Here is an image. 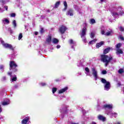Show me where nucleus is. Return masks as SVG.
Segmentation results:
<instances>
[{
  "mask_svg": "<svg viewBox=\"0 0 124 124\" xmlns=\"http://www.w3.org/2000/svg\"><path fill=\"white\" fill-rule=\"evenodd\" d=\"M111 13L114 18H117V17H119V16L124 15V11L123 10V8H122V7L118 6L113 8L111 11Z\"/></svg>",
  "mask_w": 124,
  "mask_h": 124,
  "instance_id": "1",
  "label": "nucleus"
},
{
  "mask_svg": "<svg viewBox=\"0 0 124 124\" xmlns=\"http://www.w3.org/2000/svg\"><path fill=\"white\" fill-rule=\"evenodd\" d=\"M113 60V57L111 56H108V55H102L101 56V61L103 62H105V66H107L111 61Z\"/></svg>",
  "mask_w": 124,
  "mask_h": 124,
  "instance_id": "2",
  "label": "nucleus"
},
{
  "mask_svg": "<svg viewBox=\"0 0 124 124\" xmlns=\"http://www.w3.org/2000/svg\"><path fill=\"white\" fill-rule=\"evenodd\" d=\"M0 44H1L4 48L6 49H10V50H13V46L11 44L4 43L3 40L1 38H0Z\"/></svg>",
  "mask_w": 124,
  "mask_h": 124,
  "instance_id": "3",
  "label": "nucleus"
},
{
  "mask_svg": "<svg viewBox=\"0 0 124 124\" xmlns=\"http://www.w3.org/2000/svg\"><path fill=\"white\" fill-rule=\"evenodd\" d=\"M101 82L103 84H105L104 85V90L105 91H108L111 88V85L109 81H107L106 79L104 78L101 79Z\"/></svg>",
  "mask_w": 124,
  "mask_h": 124,
  "instance_id": "4",
  "label": "nucleus"
},
{
  "mask_svg": "<svg viewBox=\"0 0 124 124\" xmlns=\"http://www.w3.org/2000/svg\"><path fill=\"white\" fill-rule=\"evenodd\" d=\"M101 34L103 35L105 34V35H107V36H109V35H113V34L114 32H113V31L110 30L106 33H105V28L104 26H101Z\"/></svg>",
  "mask_w": 124,
  "mask_h": 124,
  "instance_id": "5",
  "label": "nucleus"
},
{
  "mask_svg": "<svg viewBox=\"0 0 124 124\" xmlns=\"http://www.w3.org/2000/svg\"><path fill=\"white\" fill-rule=\"evenodd\" d=\"M91 70L92 72V74L94 78V80H97L98 78V72L97 70L94 67L91 68Z\"/></svg>",
  "mask_w": 124,
  "mask_h": 124,
  "instance_id": "6",
  "label": "nucleus"
},
{
  "mask_svg": "<svg viewBox=\"0 0 124 124\" xmlns=\"http://www.w3.org/2000/svg\"><path fill=\"white\" fill-rule=\"evenodd\" d=\"M17 65L14 61H11L10 62V70L15 69L17 67Z\"/></svg>",
  "mask_w": 124,
  "mask_h": 124,
  "instance_id": "7",
  "label": "nucleus"
},
{
  "mask_svg": "<svg viewBox=\"0 0 124 124\" xmlns=\"http://www.w3.org/2000/svg\"><path fill=\"white\" fill-rule=\"evenodd\" d=\"M67 107L66 106H63L60 108V112L62 114H67Z\"/></svg>",
  "mask_w": 124,
  "mask_h": 124,
  "instance_id": "8",
  "label": "nucleus"
},
{
  "mask_svg": "<svg viewBox=\"0 0 124 124\" xmlns=\"http://www.w3.org/2000/svg\"><path fill=\"white\" fill-rule=\"evenodd\" d=\"M69 43L71 46L72 49L75 50V46H76V42L73 41V40L71 39L69 41Z\"/></svg>",
  "mask_w": 124,
  "mask_h": 124,
  "instance_id": "9",
  "label": "nucleus"
},
{
  "mask_svg": "<svg viewBox=\"0 0 124 124\" xmlns=\"http://www.w3.org/2000/svg\"><path fill=\"white\" fill-rule=\"evenodd\" d=\"M67 30V28H66L65 26L62 25L61 27L59 28V31L62 34H63L64 32H65V31Z\"/></svg>",
  "mask_w": 124,
  "mask_h": 124,
  "instance_id": "10",
  "label": "nucleus"
},
{
  "mask_svg": "<svg viewBox=\"0 0 124 124\" xmlns=\"http://www.w3.org/2000/svg\"><path fill=\"white\" fill-rule=\"evenodd\" d=\"M86 31H87V28L86 27H84L82 29L81 32H80V35L81 38L86 36Z\"/></svg>",
  "mask_w": 124,
  "mask_h": 124,
  "instance_id": "11",
  "label": "nucleus"
},
{
  "mask_svg": "<svg viewBox=\"0 0 124 124\" xmlns=\"http://www.w3.org/2000/svg\"><path fill=\"white\" fill-rule=\"evenodd\" d=\"M10 104V100L9 99H5L3 102H2V105L5 106Z\"/></svg>",
  "mask_w": 124,
  "mask_h": 124,
  "instance_id": "12",
  "label": "nucleus"
},
{
  "mask_svg": "<svg viewBox=\"0 0 124 124\" xmlns=\"http://www.w3.org/2000/svg\"><path fill=\"white\" fill-rule=\"evenodd\" d=\"M104 108L105 109H112L113 108V105L112 104H105V105L103 106Z\"/></svg>",
  "mask_w": 124,
  "mask_h": 124,
  "instance_id": "13",
  "label": "nucleus"
},
{
  "mask_svg": "<svg viewBox=\"0 0 124 124\" xmlns=\"http://www.w3.org/2000/svg\"><path fill=\"white\" fill-rule=\"evenodd\" d=\"M106 113L107 115H109V116H113V117H115V118H116V116H117V115H118V114H117L116 113L112 112V111H107Z\"/></svg>",
  "mask_w": 124,
  "mask_h": 124,
  "instance_id": "14",
  "label": "nucleus"
},
{
  "mask_svg": "<svg viewBox=\"0 0 124 124\" xmlns=\"http://www.w3.org/2000/svg\"><path fill=\"white\" fill-rule=\"evenodd\" d=\"M68 90V88L67 87H65L63 89H61L59 91L58 93H65L66 91H67Z\"/></svg>",
  "mask_w": 124,
  "mask_h": 124,
  "instance_id": "15",
  "label": "nucleus"
},
{
  "mask_svg": "<svg viewBox=\"0 0 124 124\" xmlns=\"http://www.w3.org/2000/svg\"><path fill=\"white\" fill-rule=\"evenodd\" d=\"M98 120H100V121H102V122H105V121H106V118L104 117L101 115H99L98 116Z\"/></svg>",
  "mask_w": 124,
  "mask_h": 124,
  "instance_id": "16",
  "label": "nucleus"
},
{
  "mask_svg": "<svg viewBox=\"0 0 124 124\" xmlns=\"http://www.w3.org/2000/svg\"><path fill=\"white\" fill-rule=\"evenodd\" d=\"M66 15H67V16H73V10L69 9L67 12Z\"/></svg>",
  "mask_w": 124,
  "mask_h": 124,
  "instance_id": "17",
  "label": "nucleus"
},
{
  "mask_svg": "<svg viewBox=\"0 0 124 124\" xmlns=\"http://www.w3.org/2000/svg\"><path fill=\"white\" fill-rule=\"evenodd\" d=\"M85 74H86L87 76H92L91 74H90V69L88 67H86L85 68Z\"/></svg>",
  "mask_w": 124,
  "mask_h": 124,
  "instance_id": "18",
  "label": "nucleus"
},
{
  "mask_svg": "<svg viewBox=\"0 0 124 124\" xmlns=\"http://www.w3.org/2000/svg\"><path fill=\"white\" fill-rule=\"evenodd\" d=\"M124 52L121 48L116 49V54L117 55H120V54H123Z\"/></svg>",
  "mask_w": 124,
  "mask_h": 124,
  "instance_id": "19",
  "label": "nucleus"
},
{
  "mask_svg": "<svg viewBox=\"0 0 124 124\" xmlns=\"http://www.w3.org/2000/svg\"><path fill=\"white\" fill-rule=\"evenodd\" d=\"M103 44H104V42L103 41L100 42V43L96 44V48H98L99 47H101Z\"/></svg>",
  "mask_w": 124,
  "mask_h": 124,
  "instance_id": "20",
  "label": "nucleus"
},
{
  "mask_svg": "<svg viewBox=\"0 0 124 124\" xmlns=\"http://www.w3.org/2000/svg\"><path fill=\"white\" fill-rule=\"evenodd\" d=\"M46 41L47 42V44H50L52 41V37L51 36H48V37L46 39Z\"/></svg>",
  "mask_w": 124,
  "mask_h": 124,
  "instance_id": "21",
  "label": "nucleus"
},
{
  "mask_svg": "<svg viewBox=\"0 0 124 124\" xmlns=\"http://www.w3.org/2000/svg\"><path fill=\"white\" fill-rule=\"evenodd\" d=\"M2 22L4 25H5V24H9V20L6 18H3L2 20Z\"/></svg>",
  "mask_w": 124,
  "mask_h": 124,
  "instance_id": "22",
  "label": "nucleus"
},
{
  "mask_svg": "<svg viewBox=\"0 0 124 124\" xmlns=\"http://www.w3.org/2000/svg\"><path fill=\"white\" fill-rule=\"evenodd\" d=\"M52 43L53 44H58L59 43V40L57 38L52 39Z\"/></svg>",
  "mask_w": 124,
  "mask_h": 124,
  "instance_id": "23",
  "label": "nucleus"
},
{
  "mask_svg": "<svg viewBox=\"0 0 124 124\" xmlns=\"http://www.w3.org/2000/svg\"><path fill=\"white\" fill-rule=\"evenodd\" d=\"M63 5L64 8L63 10V11H65V10L67 9V3L66 2V1H63Z\"/></svg>",
  "mask_w": 124,
  "mask_h": 124,
  "instance_id": "24",
  "label": "nucleus"
},
{
  "mask_svg": "<svg viewBox=\"0 0 124 124\" xmlns=\"http://www.w3.org/2000/svg\"><path fill=\"white\" fill-rule=\"evenodd\" d=\"M74 9H75V10H77L78 12H79V11H80V8H79V7H78V6L77 5H74Z\"/></svg>",
  "mask_w": 124,
  "mask_h": 124,
  "instance_id": "25",
  "label": "nucleus"
},
{
  "mask_svg": "<svg viewBox=\"0 0 124 124\" xmlns=\"http://www.w3.org/2000/svg\"><path fill=\"white\" fill-rule=\"evenodd\" d=\"M110 51V47H108L104 50V54H107Z\"/></svg>",
  "mask_w": 124,
  "mask_h": 124,
  "instance_id": "26",
  "label": "nucleus"
},
{
  "mask_svg": "<svg viewBox=\"0 0 124 124\" xmlns=\"http://www.w3.org/2000/svg\"><path fill=\"white\" fill-rule=\"evenodd\" d=\"M122 47V44L119 43L116 45V49H120Z\"/></svg>",
  "mask_w": 124,
  "mask_h": 124,
  "instance_id": "27",
  "label": "nucleus"
},
{
  "mask_svg": "<svg viewBox=\"0 0 124 124\" xmlns=\"http://www.w3.org/2000/svg\"><path fill=\"white\" fill-rule=\"evenodd\" d=\"M12 24L14 28H16V27H17V23H16V20H13Z\"/></svg>",
  "mask_w": 124,
  "mask_h": 124,
  "instance_id": "28",
  "label": "nucleus"
},
{
  "mask_svg": "<svg viewBox=\"0 0 124 124\" xmlns=\"http://www.w3.org/2000/svg\"><path fill=\"white\" fill-rule=\"evenodd\" d=\"M90 24H91V25H93V24H95V20L93 19H91L90 20Z\"/></svg>",
  "mask_w": 124,
  "mask_h": 124,
  "instance_id": "29",
  "label": "nucleus"
},
{
  "mask_svg": "<svg viewBox=\"0 0 124 124\" xmlns=\"http://www.w3.org/2000/svg\"><path fill=\"white\" fill-rule=\"evenodd\" d=\"M17 80V77L15 76L14 77H12V82H15V81Z\"/></svg>",
  "mask_w": 124,
  "mask_h": 124,
  "instance_id": "30",
  "label": "nucleus"
},
{
  "mask_svg": "<svg viewBox=\"0 0 124 124\" xmlns=\"http://www.w3.org/2000/svg\"><path fill=\"white\" fill-rule=\"evenodd\" d=\"M60 1L57 2L55 3L54 8H58V7H59V5H60Z\"/></svg>",
  "mask_w": 124,
  "mask_h": 124,
  "instance_id": "31",
  "label": "nucleus"
},
{
  "mask_svg": "<svg viewBox=\"0 0 124 124\" xmlns=\"http://www.w3.org/2000/svg\"><path fill=\"white\" fill-rule=\"evenodd\" d=\"M96 41V39H94V40L89 42V44H94V43H95Z\"/></svg>",
  "mask_w": 124,
  "mask_h": 124,
  "instance_id": "32",
  "label": "nucleus"
},
{
  "mask_svg": "<svg viewBox=\"0 0 124 124\" xmlns=\"http://www.w3.org/2000/svg\"><path fill=\"white\" fill-rule=\"evenodd\" d=\"M94 35H95L94 32H92L91 33V35H90V37L91 38H94Z\"/></svg>",
  "mask_w": 124,
  "mask_h": 124,
  "instance_id": "33",
  "label": "nucleus"
},
{
  "mask_svg": "<svg viewBox=\"0 0 124 124\" xmlns=\"http://www.w3.org/2000/svg\"><path fill=\"white\" fill-rule=\"evenodd\" d=\"M23 37V34H22V33H20L18 35V40H21Z\"/></svg>",
  "mask_w": 124,
  "mask_h": 124,
  "instance_id": "34",
  "label": "nucleus"
},
{
  "mask_svg": "<svg viewBox=\"0 0 124 124\" xmlns=\"http://www.w3.org/2000/svg\"><path fill=\"white\" fill-rule=\"evenodd\" d=\"M3 69H4V65H0V70H1L3 72Z\"/></svg>",
  "mask_w": 124,
  "mask_h": 124,
  "instance_id": "35",
  "label": "nucleus"
},
{
  "mask_svg": "<svg viewBox=\"0 0 124 124\" xmlns=\"http://www.w3.org/2000/svg\"><path fill=\"white\" fill-rule=\"evenodd\" d=\"M0 2H1L2 4H5V3L7 2V1L5 0H0Z\"/></svg>",
  "mask_w": 124,
  "mask_h": 124,
  "instance_id": "36",
  "label": "nucleus"
},
{
  "mask_svg": "<svg viewBox=\"0 0 124 124\" xmlns=\"http://www.w3.org/2000/svg\"><path fill=\"white\" fill-rule=\"evenodd\" d=\"M118 73L120 74H122V73H124V69H119V70L118 71Z\"/></svg>",
  "mask_w": 124,
  "mask_h": 124,
  "instance_id": "37",
  "label": "nucleus"
},
{
  "mask_svg": "<svg viewBox=\"0 0 124 124\" xmlns=\"http://www.w3.org/2000/svg\"><path fill=\"white\" fill-rule=\"evenodd\" d=\"M83 42H84V43H87V39H86V36L82 38Z\"/></svg>",
  "mask_w": 124,
  "mask_h": 124,
  "instance_id": "38",
  "label": "nucleus"
},
{
  "mask_svg": "<svg viewBox=\"0 0 124 124\" xmlns=\"http://www.w3.org/2000/svg\"><path fill=\"white\" fill-rule=\"evenodd\" d=\"M119 31H124V27L121 26L119 27Z\"/></svg>",
  "mask_w": 124,
  "mask_h": 124,
  "instance_id": "39",
  "label": "nucleus"
},
{
  "mask_svg": "<svg viewBox=\"0 0 124 124\" xmlns=\"http://www.w3.org/2000/svg\"><path fill=\"white\" fill-rule=\"evenodd\" d=\"M40 86H42V87H45V86H46L47 84L45 83H40Z\"/></svg>",
  "mask_w": 124,
  "mask_h": 124,
  "instance_id": "40",
  "label": "nucleus"
},
{
  "mask_svg": "<svg viewBox=\"0 0 124 124\" xmlns=\"http://www.w3.org/2000/svg\"><path fill=\"white\" fill-rule=\"evenodd\" d=\"M57 92V88H54L52 89V93H56Z\"/></svg>",
  "mask_w": 124,
  "mask_h": 124,
  "instance_id": "41",
  "label": "nucleus"
},
{
  "mask_svg": "<svg viewBox=\"0 0 124 124\" xmlns=\"http://www.w3.org/2000/svg\"><path fill=\"white\" fill-rule=\"evenodd\" d=\"M102 74H107V71L106 70H103L102 71Z\"/></svg>",
  "mask_w": 124,
  "mask_h": 124,
  "instance_id": "42",
  "label": "nucleus"
},
{
  "mask_svg": "<svg viewBox=\"0 0 124 124\" xmlns=\"http://www.w3.org/2000/svg\"><path fill=\"white\" fill-rule=\"evenodd\" d=\"M40 33H43L44 32V30L43 28H41L40 31Z\"/></svg>",
  "mask_w": 124,
  "mask_h": 124,
  "instance_id": "43",
  "label": "nucleus"
},
{
  "mask_svg": "<svg viewBox=\"0 0 124 124\" xmlns=\"http://www.w3.org/2000/svg\"><path fill=\"white\" fill-rule=\"evenodd\" d=\"M15 16H16V14H15V13H13V14H11V17H15Z\"/></svg>",
  "mask_w": 124,
  "mask_h": 124,
  "instance_id": "44",
  "label": "nucleus"
},
{
  "mask_svg": "<svg viewBox=\"0 0 124 124\" xmlns=\"http://www.w3.org/2000/svg\"><path fill=\"white\" fill-rule=\"evenodd\" d=\"M4 11V10L0 8V13H2Z\"/></svg>",
  "mask_w": 124,
  "mask_h": 124,
  "instance_id": "45",
  "label": "nucleus"
},
{
  "mask_svg": "<svg viewBox=\"0 0 124 124\" xmlns=\"http://www.w3.org/2000/svg\"><path fill=\"white\" fill-rule=\"evenodd\" d=\"M5 80H6V78L5 77H3L2 78V81H5Z\"/></svg>",
  "mask_w": 124,
  "mask_h": 124,
  "instance_id": "46",
  "label": "nucleus"
},
{
  "mask_svg": "<svg viewBox=\"0 0 124 124\" xmlns=\"http://www.w3.org/2000/svg\"><path fill=\"white\" fill-rule=\"evenodd\" d=\"M12 73H11V72L8 73V75H9V76H10L11 77H12Z\"/></svg>",
  "mask_w": 124,
  "mask_h": 124,
  "instance_id": "47",
  "label": "nucleus"
},
{
  "mask_svg": "<svg viewBox=\"0 0 124 124\" xmlns=\"http://www.w3.org/2000/svg\"><path fill=\"white\" fill-rule=\"evenodd\" d=\"M4 8H5V9L7 11L8 9V7L7 6H4Z\"/></svg>",
  "mask_w": 124,
  "mask_h": 124,
  "instance_id": "48",
  "label": "nucleus"
},
{
  "mask_svg": "<svg viewBox=\"0 0 124 124\" xmlns=\"http://www.w3.org/2000/svg\"><path fill=\"white\" fill-rule=\"evenodd\" d=\"M14 89H17L18 88V85H16L14 86Z\"/></svg>",
  "mask_w": 124,
  "mask_h": 124,
  "instance_id": "49",
  "label": "nucleus"
},
{
  "mask_svg": "<svg viewBox=\"0 0 124 124\" xmlns=\"http://www.w3.org/2000/svg\"><path fill=\"white\" fill-rule=\"evenodd\" d=\"M120 38L121 40H124V37L120 36Z\"/></svg>",
  "mask_w": 124,
  "mask_h": 124,
  "instance_id": "50",
  "label": "nucleus"
},
{
  "mask_svg": "<svg viewBox=\"0 0 124 124\" xmlns=\"http://www.w3.org/2000/svg\"><path fill=\"white\" fill-rule=\"evenodd\" d=\"M56 48L57 49H60L61 48V46L60 45H57V46H56Z\"/></svg>",
  "mask_w": 124,
  "mask_h": 124,
  "instance_id": "51",
  "label": "nucleus"
},
{
  "mask_svg": "<svg viewBox=\"0 0 124 124\" xmlns=\"http://www.w3.org/2000/svg\"><path fill=\"white\" fill-rule=\"evenodd\" d=\"M10 34H12V33H13V31H12V30H10Z\"/></svg>",
  "mask_w": 124,
  "mask_h": 124,
  "instance_id": "52",
  "label": "nucleus"
},
{
  "mask_svg": "<svg viewBox=\"0 0 124 124\" xmlns=\"http://www.w3.org/2000/svg\"><path fill=\"white\" fill-rule=\"evenodd\" d=\"M35 35H37V34H38V32L35 31Z\"/></svg>",
  "mask_w": 124,
  "mask_h": 124,
  "instance_id": "53",
  "label": "nucleus"
},
{
  "mask_svg": "<svg viewBox=\"0 0 124 124\" xmlns=\"http://www.w3.org/2000/svg\"><path fill=\"white\" fill-rule=\"evenodd\" d=\"M91 124H96V123L94 122H92L91 123Z\"/></svg>",
  "mask_w": 124,
  "mask_h": 124,
  "instance_id": "54",
  "label": "nucleus"
},
{
  "mask_svg": "<svg viewBox=\"0 0 124 124\" xmlns=\"http://www.w3.org/2000/svg\"><path fill=\"white\" fill-rule=\"evenodd\" d=\"M2 109H1V107L0 106V112H2Z\"/></svg>",
  "mask_w": 124,
  "mask_h": 124,
  "instance_id": "55",
  "label": "nucleus"
},
{
  "mask_svg": "<svg viewBox=\"0 0 124 124\" xmlns=\"http://www.w3.org/2000/svg\"><path fill=\"white\" fill-rule=\"evenodd\" d=\"M101 2H103L105 1V0H100Z\"/></svg>",
  "mask_w": 124,
  "mask_h": 124,
  "instance_id": "56",
  "label": "nucleus"
},
{
  "mask_svg": "<svg viewBox=\"0 0 124 124\" xmlns=\"http://www.w3.org/2000/svg\"><path fill=\"white\" fill-rule=\"evenodd\" d=\"M85 109H82V113H85Z\"/></svg>",
  "mask_w": 124,
  "mask_h": 124,
  "instance_id": "57",
  "label": "nucleus"
},
{
  "mask_svg": "<svg viewBox=\"0 0 124 124\" xmlns=\"http://www.w3.org/2000/svg\"><path fill=\"white\" fill-rule=\"evenodd\" d=\"M114 124H121L120 122H117V123H115Z\"/></svg>",
  "mask_w": 124,
  "mask_h": 124,
  "instance_id": "58",
  "label": "nucleus"
},
{
  "mask_svg": "<svg viewBox=\"0 0 124 124\" xmlns=\"http://www.w3.org/2000/svg\"><path fill=\"white\" fill-rule=\"evenodd\" d=\"M16 71H17V69H15V70H14V72H16Z\"/></svg>",
  "mask_w": 124,
  "mask_h": 124,
  "instance_id": "59",
  "label": "nucleus"
},
{
  "mask_svg": "<svg viewBox=\"0 0 124 124\" xmlns=\"http://www.w3.org/2000/svg\"><path fill=\"white\" fill-rule=\"evenodd\" d=\"M78 74H79V75H81V73H79Z\"/></svg>",
  "mask_w": 124,
  "mask_h": 124,
  "instance_id": "60",
  "label": "nucleus"
},
{
  "mask_svg": "<svg viewBox=\"0 0 124 124\" xmlns=\"http://www.w3.org/2000/svg\"><path fill=\"white\" fill-rule=\"evenodd\" d=\"M84 120H87V118H84Z\"/></svg>",
  "mask_w": 124,
  "mask_h": 124,
  "instance_id": "61",
  "label": "nucleus"
},
{
  "mask_svg": "<svg viewBox=\"0 0 124 124\" xmlns=\"http://www.w3.org/2000/svg\"><path fill=\"white\" fill-rule=\"evenodd\" d=\"M72 124H78L73 123Z\"/></svg>",
  "mask_w": 124,
  "mask_h": 124,
  "instance_id": "62",
  "label": "nucleus"
},
{
  "mask_svg": "<svg viewBox=\"0 0 124 124\" xmlns=\"http://www.w3.org/2000/svg\"><path fill=\"white\" fill-rule=\"evenodd\" d=\"M110 22H113V21H112V20H110Z\"/></svg>",
  "mask_w": 124,
  "mask_h": 124,
  "instance_id": "63",
  "label": "nucleus"
},
{
  "mask_svg": "<svg viewBox=\"0 0 124 124\" xmlns=\"http://www.w3.org/2000/svg\"><path fill=\"white\" fill-rule=\"evenodd\" d=\"M83 0V1H85V0Z\"/></svg>",
  "mask_w": 124,
  "mask_h": 124,
  "instance_id": "64",
  "label": "nucleus"
}]
</instances>
